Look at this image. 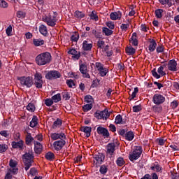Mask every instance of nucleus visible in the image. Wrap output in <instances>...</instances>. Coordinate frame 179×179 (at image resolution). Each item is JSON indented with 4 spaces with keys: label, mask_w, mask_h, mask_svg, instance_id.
I'll return each mask as SVG.
<instances>
[{
    "label": "nucleus",
    "mask_w": 179,
    "mask_h": 179,
    "mask_svg": "<svg viewBox=\"0 0 179 179\" xmlns=\"http://www.w3.org/2000/svg\"><path fill=\"white\" fill-rule=\"evenodd\" d=\"M51 59H52L51 53L45 52L36 56V62L37 65L43 66V65H47V64H50V62H51Z\"/></svg>",
    "instance_id": "f257e3e1"
},
{
    "label": "nucleus",
    "mask_w": 179,
    "mask_h": 179,
    "mask_svg": "<svg viewBox=\"0 0 179 179\" xmlns=\"http://www.w3.org/2000/svg\"><path fill=\"white\" fill-rule=\"evenodd\" d=\"M33 157H34L33 156V152L31 151L26 152L23 155V161L25 166L24 169L26 170V171H27V170H29V169L31 167V163L33 162Z\"/></svg>",
    "instance_id": "f03ea898"
},
{
    "label": "nucleus",
    "mask_w": 179,
    "mask_h": 179,
    "mask_svg": "<svg viewBox=\"0 0 179 179\" xmlns=\"http://www.w3.org/2000/svg\"><path fill=\"white\" fill-rule=\"evenodd\" d=\"M43 22L47 23L48 26H50L51 27H54L55 24H57V15L55 13L50 14L48 16H45L42 18Z\"/></svg>",
    "instance_id": "7ed1b4c3"
},
{
    "label": "nucleus",
    "mask_w": 179,
    "mask_h": 179,
    "mask_svg": "<svg viewBox=\"0 0 179 179\" xmlns=\"http://www.w3.org/2000/svg\"><path fill=\"white\" fill-rule=\"evenodd\" d=\"M18 80L22 86H26V87H31L33 86V78L30 76H22L18 78Z\"/></svg>",
    "instance_id": "20e7f679"
},
{
    "label": "nucleus",
    "mask_w": 179,
    "mask_h": 179,
    "mask_svg": "<svg viewBox=\"0 0 179 179\" xmlns=\"http://www.w3.org/2000/svg\"><path fill=\"white\" fill-rule=\"evenodd\" d=\"M141 155H142V148L141 147H137L136 149L129 154V159L131 162L138 160V159L141 157Z\"/></svg>",
    "instance_id": "39448f33"
},
{
    "label": "nucleus",
    "mask_w": 179,
    "mask_h": 179,
    "mask_svg": "<svg viewBox=\"0 0 179 179\" xmlns=\"http://www.w3.org/2000/svg\"><path fill=\"white\" fill-rule=\"evenodd\" d=\"M165 66H167V64H164L163 66L159 67L157 71H156V69H154L152 71V76H154V78H156V79H160V76H164V75H166V73H164ZM157 72L159 74L157 73Z\"/></svg>",
    "instance_id": "423d86ee"
},
{
    "label": "nucleus",
    "mask_w": 179,
    "mask_h": 179,
    "mask_svg": "<svg viewBox=\"0 0 179 179\" xmlns=\"http://www.w3.org/2000/svg\"><path fill=\"white\" fill-rule=\"evenodd\" d=\"M95 68L99 71L100 76H107V73H108V69L104 67V65L101 63L96 62L95 64Z\"/></svg>",
    "instance_id": "0eeeda50"
},
{
    "label": "nucleus",
    "mask_w": 179,
    "mask_h": 179,
    "mask_svg": "<svg viewBox=\"0 0 179 179\" xmlns=\"http://www.w3.org/2000/svg\"><path fill=\"white\" fill-rule=\"evenodd\" d=\"M34 85L37 89L43 87V75L40 73H36L34 75Z\"/></svg>",
    "instance_id": "6e6552de"
},
{
    "label": "nucleus",
    "mask_w": 179,
    "mask_h": 179,
    "mask_svg": "<svg viewBox=\"0 0 179 179\" xmlns=\"http://www.w3.org/2000/svg\"><path fill=\"white\" fill-rule=\"evenodd\" d=\"M152 101L156 106H160L166 101V98L160 94H155L152 97Z\"/></svg>",
    "instance_id": "1a4fd4ad"
},
{
    "label": "nucleus",
    "mask_w": 179,
    "mask_h": 179,
    "mask_svg": "<svg viewBox=\"0 0 179 179\" xmlns=\"http://www.w3.org/2000/svg\"><path fill=\"white\" fill-rule=\"evenodd\" d=\"M45 77L49 80L52 79H59V78H61V73L57 71H50L45 74Z\"/></svg>",
    "instance_id": "9d476101"
},
{
    "label": "nucleus",
    "mask_w": 179,
    "mask_h": 179,
    "mask_svg": "<svg viewBox=\"0 0 179 179\" xmlns=\"http://www.w3.org/2000/svg\"><path fill=\"white\" fill-rule=\"evenodd\" d=\"M50 138L52 139V141H58V139H60V141H65V139L66 138V136H65V134L63 132L51 133Z\"/></svg>",
    "instance_id": "9b49d317"
},
{
    "label": "nucleus",
    "mask_w": 179,
    "mask_h": 179,
    "mask_svg": "<svg viewBox=\"0 0 179 179\" xmlns=\"http://www.w3.org/2000/svg\"><path fill=\"white\" fill-rule=\"evenodd\" d=\"M80 72L83 75L84 78L90 79V75L87 73V64L86 63H80Z\"/></svg>",
    "instance_id": "f8f14e48"
},
{
    "label": "nucleus",
    "mask_w": 179,
    "mask_h": 179,
    "mask_svg": "<svg viewBox=\"0 0 179 179\" xmlns=\"http://www.w3.org/2000/svg\"><path fill=\"white\" fill-rule=\"evenodd\" d=\"M106 157L104 156L103 154H98L94 157V164L97 167V166H100L101 163L104 162V159Z\"/></svg>",
    "instance_id": "ddd939ff"
},
{
    "label": "nucleus",
    "mask_w": 179,
    "mask_h": 179,
    "mask_svg": "<svg viewBox=\"0 0 179 179\" xmlns=\"http://www.w3.org/2000/svg\"><path fill=\"white\" fill-rule=\"evenodd\" d=\"M95 117L98 120H107L110 117V113H108V110H103L99 113H95Z\"/></svg>",
    "instance_id": "4468645a"
},
{
    "label": "nucleus",
    "mask_w": 179,
    "mask_h": 179,
    "mask_svg": "<svg viewBox=\"0 0 179 179\" xmlns=\"http://www.w3.org/2000/svg\"><path fill=\"white\" fill-rule=\"evenodd\" d=\"M10 171L13 173V174H17V171H19V169L17 168V162L16 161L11 159L9 162Z\"/></svg>",
    "instance_id": "2eb2a0df"
},
{
    "label": "nucleus",
    "mask_w": 179,
    "mask_h": 179,
    "mask_svg": "<svg viewBox=\"0 0 179 179\" xmlns=\"http://www.w3.org/2000/svg\"><path fill=\"white\" fill-rule=\"evenodd\" d=\"M106 153L108 156H110V157H112V156H114V152H115V143H110L106 146Z\"/></svg>",
    "instance_id": "dca6fc26"
},
{
    "label": "nucleus",
    "mask_w": 179,
    "mask_h": 179,
    "mask_svg": "<svg viewBox=\"0 0 179 179\" xmlns=\"http://www.w3.org/2000/svg\"><path fill=\"white\" fill-rule=\"evenodd\" d=\"M65 143H66L65 142V140L56 141L53 143V148L55 150H57V151L61 150V149H62V148L65 146Z\"/></svg>",
    "instance_id": "f3484780"
},
{
    "label": "nucleus",
    "mask_w": 179,
    "mask_h": 179,
    "mask_svg": "<svg viewBox=\"0 0 179 179\" xmlns=\"http://www.w3.org/2000/svg\"><path fill=\"white\" fill-rule=\"evenodd\" d=\"M93 47V43L90 39H87L83 43V49L84 51H90Z\"/></svg>",
    "instance_id": "a211bd4d"
},
{
    "label": "nucleus",
    "mask_w": 179,
    "mask_h": 179,
    "mask_svg": "<svg viewBox=\"0 0 179 179\" xmlns=\"http://www.w3.org/2000/svg\"><path fill=\"white\" fill-rule=\"evenodd\" d=\"M96 131L99 135H102L104 138H108L110 136L108 130L103 127H97Z\"/></svg>",
    "instance_id": "6ab92c4d"
},
{
    "label": "nucleus",
    "mask_w": 179,
    "mask_h": 179,
    "mask_svg": "<svg viewBox=\"0 0 179 179\" xmlns=\"http://www.w3.org/2000/svg\"><path fill=\"white\" fill-rule=\"evenodd\" d=\"M24 145V143L22 141V140H20L19 141H13L11 143L12 148L13 149H19V150H23V146Z\"/></svg>",
    "instance_id": "aec40b11"
},
{
    "label": "nucleus",
    "mask_w": 179,
    "mask_h": 179,
    "mask_svg": "<svg viewBox=\"0 0 179 179\" xmlns=\"http://www.w3.org/2000/svg\"><path fill=\"white\" fill-rule=\"evenodd\" d=\"M167 66L169 71L176 72L177 71V62H176L174 59L170 60L167 64Z\"/></svg>",
    "instance_id": "412c9836"
},
{
    "label": "nucleus",
    "mask_w": 179,
    "mask_h": 179,
    "mask_svg": "<svg viewBox=\"0 0 179 179\" xmlns=\"http://www.w3.org/2000/svg\"><path fill=\"white\" fill-rule=\"evenodd\" d=\"M34 150L35 153L37 155H40L43 150V145L38 141H34Z\"/></svg>",
    "instance_id": "4be33fe9"
},
{
    "label": "nucleus",
    "mask_w": 179,
    "mask_h": 179,
    "mask_svg": "<svg viewBox=\"0 0 179 179\" xmlns=\"http://www.w3.org/2000/svg\"><path fill=\"white\" fill-rule=\"evenodd\" d=\"M68 54H71V55L72 56V58L73 59H76V61H78V59H79V58H80V52H78L75 49H71L69 52Z\"/></svg>",
    "instance_id": "5701e85b"
},
{
    "label": "nucleus",
    "mask_w": 179,
    "mask_h": 179,
    "mask_svg": "<svg viewBox=\"0 0 179 179\" xmlns=\"http://www.w3.org/2000/svg\"><path fill=\"white\" fill-rule=\"evenodd\" d=\"M122 16V13L120 11L111 13L110 15L111 20H118V19H121Z\"/></svg>",
    "instance_id": "b1692460"
},
{
    "label": "nucleus",
    "mask_w": 179,
    "mask_h": 179,
    "mask_svg": "<svg viewBox=\"0 0 179 179\" xmlns=\"http://www.w3.org/2000/svg\"><path fill=\"white\" fill-rule=\"evenodd\" d=\"M82 132H85L87 138H89L92 134V127L87 126H83L80 128Z\"/></svg>",
    "instance_id": "393cba45"
},
{
    "label": "nucleus",
    "mask_w": 179,
    "mask_h": 179,
    "mask_svg": "<svg viewBox=\"0 0 179 179\" xmlns=\"http://www.w3.org/2000/svg\"><path fill=\"white\" fill-rule=\"evenodd\" d=\"M156 47H157V43H156V41H155V39H152L148 46V50L150 52H153V51L156 50Z\"/></svg>",
    "instance_id": "a878e982"
},
{
    "label": "nucleus",
    "mask_w": 179,
    "mask_h": 179,
    "mask_svg": "<svg viewBox=\"0 0 179 179\" xmlns=\"http://www.w3.org/2000/svg\"><path fill=\"white\" fill-rule=\"evenodd\" d=\"M130 43L132 45L136 47L138 45V39H136V33H133L132 36L130 38Z\"/></svg>",
    "instance_id": "bb28decb"
},
{
    "label": "nucleus",
    "mask_w": 179,
    "mask_h": 179,
    "mask_svg": "<svg viewBox=\"0 0 179 179\" xmlns=\"http://www.w3.org/2000/svg\"><path fill=\"white\" fill-rule=\"evenodd\" d=\"M39 31L41 34H43V36H47V34H48L47 27L44 24H42L39 27Z\"/></svg>",
    "instance_id": "cd10ccee"
},
{
    "label": "nucleus",
    "mask_w": 179,
    "mask_h": 179,
    "mask_svg": "<svg viewBox=\"0 0 179 179\" xmlns=\"http://www.w3.org/2000/svg\"><path fill=\"white\" fill-rule=\"evenodd\" d=\"M134 138H135L134 132L128 131L125 134V139H127V141H131L134 139Z\"/></svg>",
    "instance_id": "c85d7f7f"
},
{
    "label": "nucleus",
    "mask_w": 179,
    "mask_h": 179,
    "mask_svg": "<svg viewBox=\"0 0 179 179\" xmlns=\"http://www.w3.org/2000/svg\"><path fill=\"white\" fill-rule=\"evenodd\" d=\"M61 125H62V120L61 119H57L52 124V128L53 129H57V128H59Z\"/></svg>",
    "instance_id": "c756f323"
},
{
    "label": "nucleus",
    "mask_w": 179,
    "mask_h": 179,
    "mask_svg": "<svg viewBox=\"0 0 179 179\" xmlns=\"http://www.w3.org/2000/svg\"><path fill=\"white\" fill-rule=\"evenodd\" d=\"M45 157L47 160L52 162V160L55 159V155L52 152H48L45 154Z\"/></svg>",
    "instance_id": "7c9ffc66"
},
{
    "label": "nucleus",
    "mask_w": 179,
    "mask_h": 179,
    "mask_svg": "<svg viewBox=\"0 0 179 179\" xmlns=\"http://www.w3.org/2000/svg\"><path fill=\"white\" fill-rule=\"evenodd\" d=\"M38 119L37 116H33L31 121L30 122V127L31 128H34L38 124Z\"/></svg>",
    "instance_id": "2f4dec72"
},
{
    "label": "nucleus",
    "mask_w": 179,
    "mask_h": 179,
    "mask_svg": "<svg viewBox=\"0 0 179 179\" xmlns=\"http://www.w3.org/2000/svg\"><path fill=\"white\" fill-rule=\"evenodd\" d=\"M135 48H132L131 46H129L126 48V52L128 55H134L136 52Z\"/></svg>",
    "instance_id": "473e14b6"
},
{
    "label": "nucleus",
    "mask_w": 179,
    "mask_h": 179,
    "mask_svg": "<svg viewBox=\"0 0 179 179\" xmlns=\"http://www.w3.org/2000/svg\"><path fill=\"white\" fill-rule=\"evenodd\" d=\"M103 51L106 54L107 57H111L113 55V50L109 49L108 45L104 47Z\"/></svg>",
    "instance_id": "72a5a7b5"
},
{
    "label": "nucleus",
    "mask_w": 179,
    "mask_h": 179,
    "mask_svg": "<svg viewBox=\"0 0 179 179\" xmlns=\"http://www.w3.org/2000/svg\"><path fill=\"white\" fill-rule=\"evenodd\" d=\"M102 31L105 36H111L113 34V30L107 28V27H103L102 29Z\"/></svg>",
    "instance_id": "f704fd0d"
},
{
    "label": "nucleus",
    "mask_w": 179,
    "mask_h": 179,
    "mask_svg": "<svg viewBox=\"0 0 179 179\" xmlns=\"http://www.w3.org/2000/svg\"><path fill=\"white\" fill-rule=\"evenodd\" d=\"M27 110L30 111V113H34V111H36V106H34V104L29 103L27 106Z\"/></svg>",
    "instance_id": "c9c22d12"
},
{
    "label": "nucleus",
    "mask_w": 179,
    "mask_h": 179,
    "mask_svg": "<svg viewBox=\"0 0 179 179\" xmlns=\"http://www.w3.org/2000/svg\"><path fill=\"white\" fill-rule=\"evenodd\" d=\"M85 103H88L89 104H93V101H94V99H93V96L91 95H87L85 97Z\"/></svg>",
    "instance_id": "e433bc0d"
},
{
    "label": "nucleus",
    "mask_w": 179,
    "mask_h": 179,
    "mask_svg": "<svg viewBox=\"0 0 179 179\" xmlns=\"http://www.w3.org/2000/svg\"><path fill=\"white\" fill-rule=\"evenodd\" d=\"M52 100L53 101V103L61 101V94H57L52 96Z\"/></svg>",
    "instance_id": "4c0bfd02"
},
{
    "label": "nucleus",
    "mask_w": 179,
    "mask_h": 179,
    "mask_svg": "<svg viewBox=\"0 0 179 179\" xmlns=\"http://www.w3.org/2000/svg\"><path fill=\"white\" fill-rule=\"evenodd\" d=\"M75 17L77 19H83L85 17V13L80 12V11H76L74 14Z\"/></svg>",
    "instance_id": "58836bf2"
},
{
    "label": "nucleus",
    "mask_w": 179,
    "mask_h": 179,
    "mask_svg": "<svg viewBox=\"0 0 179 179\" xmlns=\"http://www.w3.org/2000/svg\"><path fill=\"white\" fill-rule=\"evenodd\" d=\"M91 108H93V103L86 104L83 106V110L85 113H87V111H90Z\"/></svg>",
    "instance_id": "ea45409f"
},
{
    "label": "nucleus",
    "mask_w": 179,
    "mask_h": 179,
    "mask_svg": "<svg viewBox=\"0 0 179 179\" xmlns=\"http://www.w3.org/2000/svg\"><path fill=\"white\" fill-rule=\"evenodd\" d=\"M33 141H34V138L31 136V134H28L26 137V143L27 145H30L31 142H33Z\"/></svg>",
    "instance_id": "a19ab883"
},
{
    "label": "nucleus",
    "mask_w": 179,
    "mask_h": 179,
    "mask_svg": "<svg viewBox=\"0 0 179 179\" xmlns=\"http://www.w3.org/2000/svg\"><path fill=\"white\" fill-rule=\"evenodd\" d=\"M34 44L36 47H40V45L44 44V41L41 39L34 40Z\"/></svg>",
    "instance_id": "79ce46f5"
},
{
    "label": "nucleus",
    "mask_w": 179,
    "mask_h": 179,
    "mask_svg": "<svg viewBox=\"0 0 179 179\" xmlns=\"http://www.w3.org/2000/svg\"><path fill=\"white\" fill-rule=\"evenodd\" d=\"M115 124H124L122 122V116L121 115H117L115 119Z\"/></svg>",
    "instance_id": "37998d69"
},
{
    "label": "nucleus",
    "mask_w": 179,
    "mask_h": 179,
    "mask_svg": "<svg viewBox=\"0 0 179 179\" xmlns=\"http://www.w3.org/2000/svg\"><path fill=\"white\" fill-rule=\"evenodd\" d=\"M116 164L119 166H124V164H125V161H124V158L122 157L117 158L116 161Z\"/></svg>",
    "instance_id": "c03bdc74"
},
{
    "label": "nucleus",
    "mask_w": 179,
    "mask_h": 179,
    "mask_svg": "<svg viewBox=\"0 0 179 179\" xmlns=\"http://www.w3.org/2000/svg\"><path fill=\"white\" fill-rule=\"evenodd\" d=\"M151 170L157 172L162 171V167H160L159 164H155L152 166H151Z\"/></svg>",
    "instance_id": "a18cd8bd"
},
{
    "label": "nucleus",
    "mask_w": 179,
    "mask_h": 179,
    "mask_svg": "<svg viewBox=\"0 0 179 179\" xmlns=\"http://www.w3.org/2000/svg\"><path fill=\"white\" fill-rule=\"evenodd\" d=\"M8 6H9V5L8 4V2H6V1L0 0V8L6 9V8H8Z\"/></svg>",
    "instance_id": "49530a36"
},
{
    "label": "nucleus",
    "mask_w": 179,
    "mask_h": 179,
    "mask_svg": "<svg viewBox=\"0 0 179 179\" xmlns=\"http://www.w3.org/2000/svg\"><path fill=\"white\" fill-rule=\"evenodd\" d=\"M155 15L156 17L158 19H160V17H162V16H163V9H157L155 10Z\"/></svg>",
    "instance_id": "de8ad7c7"
},
{
    "label": "nucleus",
    "mask_w": 179,
    "mask_h": 179,
    "mask_svg": "<svg viewBox=\"0 0 179 179\" xmlns=\"http://www.w3.org/2000/svg\"><path fill=\"white\" fill-rule=\"evenodd\" d=\"M8 150V145L6 144H0V153H3Z\"/></svg>",
    "instance_id": "09e8293b"
},
{
    "label": "nucleus",
    "mask_w": 179,
    "mask_h": 179,
    "mask_svg": "<svg viewBox=\"0 0 179 179\" xmlns=\"http://www.w3.org/2000/svg\"><path fill=\"white\" fill-rule=\"evenodd\" d=\"M45 104L47 106V107H51L52 104H54V101L51 99H47L45 100Z\"/></svg>",
    "instance_id": "8fccbe9b"
},
{
    "label": "nucleus",
    "mask_w": 179,
    "mask_h": 179,
    "mask_svg": "<svg viewBox=\"0 0 179 179\" xmlns=\"http://www.w3.org/2000/svg\"><path fill=\"white\" fill-rule=\"evenodd\" d=\"M90 18L92 19V20H99V17L97 16V14L96 13V11H92L91 14L90 15Z\"/></svg>",
    "instance_id": "3c124183"
},
{
    "label": "nucleus",
    "mask_w": 179,
    "mask_h": 179,
    "mask_svg": "<svg viewBox=\"0 0 179 179\" xmlns=\"http://www.w3.org/2000/svg\"><path fill=\"white\" fill-rule=\"evenodd\" d=\"M99 171L101 174H106V173L108 171L107 166L106 165L101 166Z\"/></svg>",
    "instance_id": "603ef678"
},
{
    "label": "nucleus",
    "mask_w": 179,
    "mask_h": 179,
    "mask_svg": "<svg viewBox=\"0 0 179 179\" xmlns=\"http://www.w3.org/2000/svg\"><path fill=\"white\" fill-rule=\"evenodd\" d=\"M6 35L8 36V37H10V36H12V25H9L6 29Z\"/></svg>",
    "instance_id": "864d4df0"
},
{
    "label": "nucleus",
    "mask_w": 179,
    "mask_h": 179,
    "mask_svg": "<svg viewBox=\"0 0 179 179\" xmlns=\"http://www.w3.org/2000/svg\"><path fill=\"white\" fill-rule=\"evenodd\" d=\"M142 110V106L141 105H137L133 106V111L134 113H139Z\"/></svg>",
    "instance_id": "5fc2aeb1"
},
{
    "label": "nucleus",
    "mask_w": 179,
    "mask_h": 179,
    "mask_svg": "<svg viewBox=\"0 0 179 179\" xmlns=\"http://www.w3.org/2000/svg\"><path fill=\"white\" fill-rule=\"evenodd\" d=\"M171 179H178L179 176L177 173L174 172L173 171H170Z\"/></svg>",
    "instance_id": "6e6d98bb"
},
{
    "label": "nucleus",
    "mask_w": 179,
    "mask_h": 179,
    "mask_svg": "<svg viewBox=\"0 0 179 179\" xmlns=\"http://www.w3.org/2000/svg\"><path fill=\"white\" fill-rule=\"evenodd\" d=\"M0 135L4 136V138H9V133L6 130H3L0 131Z\"/></svg>",
    "instance_id": "4d7b16f0"
},
{
    "label": "nucleus",
    "mask_w": 179,
    "mask_h": 179,
    "mask_svg": "<svg viewBox=\"0 0 179 179\" xmlns=\"http://www.w3.org/2000/svg\"><path fill=\"white\" fill-rule=\"evenodd\" d=\"M139 92V90L138 87H135L134 92L131 94V98L130 100H133V99H135L136 97V94Z\"/></svg>",
    "instance_id": "13d9d810"
},
{
    "label": "nucleus",
    "mask_w": 179,
    "mask_h": 179,
    "mask_svg": "<svg viewBox=\"0 0 179 179\" xmlns=\"http://www.w3.org/2000/svg\"><path fill=\"white\" fill-rule=\"evenodd\" d=\"M170 148H171L174 151H178L179 150V145L178 143H173L169 145Z\"/></svg>",
    "instance_id": "bf43d9fd"
},
{
    "label": "nucleus",
    "mask_w": 179,
    "mask_h": 179,
    "mask_svg": "<svg viewBox=\"0 0 179 179\" xmlns=\"http://www.w3.org/2000/svg\"><path fill=\"white\" fill-rule=\"evenodd\" d=\"M71 41H78V40H79V34H75L74 35H72L71 37Z\"/></svg>",
    "instance_id": "052dcab7"
},
{
    "label": "nucleus",
    "mask_w": 179,
    "mask_h": 179,
    "mask_svg": "<svg viewBox=\"0 0 179 179\" xmlns=\"http://www.w3.org/2000/svg\"><path fill=\"white\" fill-rule=\"evenodd\" d=\"M13 173L10 172V169H8V173H6L4 179H12Z\"/></svg>",
    "instance_id": "680f3d73"
},
{
    "label": "nucleus",
    "mask_w": 179,
    "mask_h": 179,
    "mask_svg": "<svg viewBox=\"0 0 179 179\" xmlns=\"http://www.w3.org/2000/svg\"><path fill=\"white\" fill-rule=\"evenodd\" d=\"M64 100H69L71 99V94L69 92H64L62 96Z\"/></svg>",
    "instance_id": "e2e57ef3"
},
{
    "label": "nucleus",
    "mask_w": 179,
    "mask_h": 179,
    "mask_svg": "<svg viewBox=\"0 0 179 179\" xmlns=\"http://www.w3.org/2000/svg\"><path fill=\"white\" fill-rule=\"evenodd\" d=\"M17 17L23 19L26 16V14L23 11H17Z\"/></svg>",
    "instance_id": "0e129e2a"
},
{
    "label": "nucleus",
    "mask_w": 179,
    "mask_h": 179,
    "mask_svg": "<svg viewBox=\"0 0 179 179\" xmlns=\"http://www.w3.org/2000/svg\"><path fill=\"white\" fill-rule=\"evenodd\" d=\"M67 85L69 87H75V83L72 80H68L66 81Z\"/></svg>",
    "instance_id": "69168bd1"
},
{
    "label": "nucleus",
    "mask_w": 179,
    "mask_h": 179,
    "mask_svg": "<svg viewBox=\"0 0 179 179\" xmlns=\"http://www.w3.org/2000/svg\"><path fill=\"white\" fill-rule=\"evenodd\" d=\"M14 140L17 141H22V139H20V133H15L14 134Z\"/></svg>",
    "instance_id": "338daca9"
},
{
    "label": "nucleus",
    "mask_w": 179,
    "mask_h": 179,
    "mask_svg": "<svg viewBox=\"0 0 179 179\" xmlns=\"http://www.w3.org/2000/svg\"><path fill=\"white\" fill-rule=\"evenodd\" d=\"M104 41H98L97 45L99 48H103L104 47Z\"/></svg>",
    "instance_id": "774afa93"
}]
</instances>
